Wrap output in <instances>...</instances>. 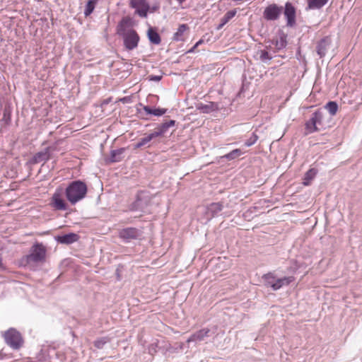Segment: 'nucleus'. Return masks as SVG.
<instances>
[{
  "label": "nucleus",
  "mask_w": 362,
  "mask_h": 362,
  "mask_svg": "<svg viewBox=\"0 0 362 362\" xmlns=\"http://www.w3.org/2000/svg\"><path fill=\"white\" fill-rule=\"evenodd\" d=\"M316 175V170L315 169L309 170L305 175L303 184L305 185H308L310 183V181L315 177Z\"/></svg>",
  "instance_id": "28"
},
{
  "label": "nucleus",
  "mask_w": 362,
  "mask_h": 362,
  "mask_svg": "<svg viewBox=\"0 0 362 362\" xmlns=\"http://www.w3.org/2000/svg\"><path fill=\"white\" fill-rule=\"evenodd\" d=\"M258 139V136L253 133L252 136L245 142V146H251L253 145Z\"/></svg>",
  "instance_id": "34"
},
{
  "label": "nucleus",
  "mask_w": 362,
  "mask_h": 362,
  "mask_svg": "<svg viewBox=\"0 0 362 362\" xmlns=\"http://www.w3.org/2000/svg\"><path fill=\"white\" fill-rule=\"evenodd\" d=\"M223 209L222 204L220 203H211L207 207L208 213H211V216L221 211Z\"/></svg>",
  "instance_id": "24"
},
{
  "label": "nucleus",
  "mask_w": 362,
  "mask_h": 362,
  "mask_svg": "<svg viewBox=\"0 0 362 362\" xmlns=\"http://www.w3.org/2000/svg\"><path fill=\"white\" fill-rule=\"evenodd\" d=\"M141 232L136 228H126L119 232V236L126 242L136 240L141 237Z\"/></svg>",
  "instance_id": "6"
},
{
  "label": "nucleus",
  "mask_w": 362,
  "mask_h": 362,
  "mask_svg": "<svg viewBox=\"0 0 362 362\" xmlns=\"http://www.w3.org/2000/svg\"><path fill=\"white\" fill-rule=\"evenodd\" d=\"M49 156L48 150L46 149L44 151H41V152L36 153L34 156L33 159H34L35 163H40L42 161L47 160L49 159Z\"/></svg>",
  "instance_id": "22"
},
{
  "label": "nucleus",
  "mask_w": 362,
  "mask_h": 362,
  "mask_svg": "<svg viewBox=\"0 0 362 362\" xmlns=\"http://www.w3.org/2000/svg\"><path fill=\"white\" fill-rule=\"evenodd\" d=\"M328 0H308V8L310 9H317L323 6Z\"/></svg>",
  "instance_id": "23"
},
{
  "label": "nucleus",
  "mask_w": 362,
  "mask_h": 362,
  "mask_svg": "<svg viewBox=\"0 0 362 362\" xmlns=\"http://www.w3.org/2000/svg\"><path fill=\"white\" fill-rule=\"evenodd\" d=\"M243 153V152L240 149L237 148L226 154L223 156V158H225L228 160H231L240 156Z\"/></svg>",
  "instance_id": "27"
},
{
  "label": "nucleus",
  "mask_w": 362,
  "mask_h": 362,
  "mask_svg": "<svg viewBox=\"0 0 362 362\" xmlns=\"http://www.w3.org/2000/svg\"><path fill=\"white\" fill-rule=\"evenodd\" d=\"M158 137V134L152 133L149 134L148 136L141 138L136 144H135V148H141L145 145H146L148 142H150L153 139Z\"/></svg>",
  "instance_id": "18"
},
{
  "label": "nucleus",
  "mask_w": 362,
  "mask_h": 362,
  "mask_svg": "<svg viewBox=\"0 0 362 362\" xmlns=\"http://www.w3.org/2000/svg\"><path fill=\"white\" fill-rule=\"evenodd\" d=\"M197 47H194V45L188 51V52H193L194 51V49L197 48Z\"/></svg>",
  "instance_id": "40"
},
{
  "label": "nucleus",
  "mask_w": 362,
  "mask_h": 362,
  "mask_svg": "<svg viewBox=\"0 0 362 362\" xmlns=\"http://www.w3.org/2000/svg\"><path fill=\"white\" fill-rule=\"evenodd\" d=\"M125 149L122 148L117 150L112 151L110 154V160L111 162H119L122 158V154L124 153Z\"/></svg>",
  "instance_id": "20"
},
{
  "label": "nucleus",
  "mask_w": 362,
  "mask_h": 362,
  "mask_svg": "<svg viewBox=\"0 0 362 362\" xmlns=\"http://www.w3.org/2000/svg\"><path fill=\"white\" fill-rule=\"evenodd\" d=\"M188 29L185 24H182L179 26L177 31L174 34L173 39L179 41L182 40L183 33Z\"/></svg>",
  "instance_id": "25"
},
{
  "label": "nucleus",
  "mask_w": 362,
  "mask_h": 362,
  "mask_svg": "<svg viewBox=\"0 0 362 362\" xmlns=\"http://www.w3.org/2000/svg\"><path fill=\"white\" fill-rule=\"evenodd\" d=\"M97 0H88L86 6L84 14L86 16H89L94 10Z\"/></svg>",
  "instance_id": "30"
},
{
  "label": "nucleus",
  "mask_w": 362,
  "mask_h": 362,
  "mask_svg": "<svg viewBox=\"0 0 362 362\" xmlns=\"http://www.w3.org/2000/svg\"><path fill=\"white\" fill-rule=\"evenodd\" d=\"M283 8L276 4H271L264 11V17L269 21L276 20L282 13Z\"/></svg>",
  "instance_id": "7"
},
{
  "label": "nucleus",
  "mask_w": 362,
  "mask_h": 362,
  "mask_svg": "<svg viewBox=\"0 0 362 362\" xmlns=\"http://www.w3.org/2000/svg\"><path fill=\"white\" fill-rule=\"evenodd\" d=\"M147 204V199H146L143 192L137 195L136 200L132 206V210H143Z\"/></svg>",
  "instance_id": "14"
},
{
  "label": "nucleus",
  "mask_w": 362,
  "mask_h": 362,
  "mask_svg": "<svg viewBox=\"0 0 362 362\" xmlns=\"http://www.w3.org/2000/svg\"><path fill=\"white\" fill-rule=\"evenodd\" d=\"M52 201L54 208L59 210H65L66 209V204L64 200L62 199V192L57 191L52 197Z\"/></svg>",
  "instance_id": "11"
},
{
  "label": "nucleus",
  "mask_w": 362,
  "mask_h": 362,
  "mask_svg": "<svg viewBox=\"0 0 362 362\" xmlns=\"http://www.w3.org/2000/svg\"><path fill=\"white\" fill-rule=\"evenodd\" d=\"M197 110L202 113H210L218 110V104L214 102H208L207 103H199L196 105Z\"/></svg>",
  "instance_id": "10"
},
{
  "label": "nucleus",
  "mask_w": 362,
  "mask_h": 362,
  "mask_svg": "<svg viewBox=\"0 0 362 362\" xmlns=\"http://www.w3.org/2000/svg\"><path fill=\"white\" fill-rule=\"evenodd\" d=\"M197 47H194V45L188 51V52H193L194 51V49L197 48Z\"/></svg>",
  "instance_id": "41"
},
{
  "label": "nucleus",
  "mask_w": 362,
  "mask_h": 362,
  "mask_svg": "<svg viewBox=\"0 0 362 362\" xmlns=\"http://www.w3.org/2000/svg\"><path fill=\"white\" fill-rule=\"evenodd\" d=\"M203 40H199L195 45H194V47H198L199 45L202 44L203 43Z\"/></svg>",
  "instance_id": "39"
},
{
  "label": "nucleus",
  "mask_w": 362,
  "mask_h": 362,
  "mask_svg": "<svg viewBox=\"0 0 362 362\" xmlns=\"http://www.w3.org/2000/svg\"><path fill=\"white\" fill-rule=\"evenodd\" d=\"M284 13L287 18V24L291 26L295 23L296 11L291 3L286 4Z\"/></svg>",
  "instance_id": "9"
},
{
  "label": "nucleus",
  "mask_w": 362,
  "mask_h": 362,
  "mask_svg": "<svg viewBox=\"0 0 362 362\" xmlns=\"http://www.w3.org/2000/svg\"><path fill=\"white\" fill-rule=\"evenodd\" d=\"M46 249L41 243L34 245L30 253L27 256L28 262H40L45 259Z\"/></svg>",
  "instance_id": "3"
},
{
  "label": "nucleus",
  "mask_w": 362,
  "mask_h": 362,
  "mask_svg": "<svg viewBox=\"0 0 362 362\" xmlns=\"http://www.w3.org/2000/svg\"><path fill=\"white\" fill-rule=\"evenodd\" d=\"M6 343L13 349H19L23 344V337L19 332L10 328L3 334Z\"/></svg>",
  "instance_id": "2"
},
{
  "label": "nucleus",
  "mask_w": 362,
  "mask_h": 362,
  "mask_svg": "<svg viewBox=\"0 0 362 362\" xmlns=\"http://www.w3.org/2000/svg\"><path fill=\"white\" fill-rule=\"evenodd\" d=\"M324 108L329 114L328 117L332 118V117L334 116L337 112L338 105L334 101H330L325 105Z\"/></svg>",
  "instance_id": "17"
},
{
  "label": "nucleus",
  "mask_w": 362,
  "mask_h": 362,
  "mask_svg": "<svg viewBox=\"0 0 362 362\" xmlns=\"http://www.w3.org/2000/svg\"><path fill=\"white\" fill-rule=\"evenodd\" d=\"M168 129V125L165 123L162 124L158 127L156 128L153 131L154 134H158V136L164 134Z\"/></svg>",
  "instance_id": "32"
},
{
  "label": "nucleus",
  "mask_w": 362,
  "mask_h": 362,
  "mask_svg": "<svg viewBox=\"0 0 362 362\" xmlns=\"http://www.w3.org/2000/svg\"><path fill=\"white\" fill-rule=\"evenodd\" d=\"M131 5L136 9V12L141 17H146L147 16L149 6L146 0H132Z\"/></svg>",
  "instance_id": "8"
},
{
  "label": "nucleus",
  "mask_w": 362,
  "mask_h": 362,
  "mask_svg": "<svg viewBox=\"0 0 362 362\" xmlns=\"http://www.w3.org/2000/svg\"><path fill=\"white\" fill-rule=\"evenodd\" d=\"M161 76H155V75H151L149 76V80L153 81H159L161 79Z\"/></svg>",
  "instance_id": "36"
},
{
  "label": "nucleus",
  "mask_w": 362,
  "mask_h": 362,
  "mask_svg": "<svg viewBox=\"0 0 362 362\" xmlns=\"http://www.w3.org/2000/svg\"><path fill=\"white\" fill-rule=\"evenodd\" d=\"M148 37L151 42L154 45H158L160 42V37L158 33L154 30L153 28H149L148 30Z\"/></svg>",
  "instance_id": "19"
},
{
  "label": "nucleus",
  "mask_w": 362,
  "mask_h": 362,
  "mask_svg": "<svg viewBox=\"0 0 362 362\" xmlns=\"http://www.w3.org/2000/svg\"><path fill=\"white\" fill-rule=\"evenodd\" d=\"M109 341L107 337H103L95 341V346L98 349H102L103 346Z\"/></svg>",
  "instance_id": "33"
},
{
  "label": "nucleus",
  "mask_w": 362,
  "mask_h": 362,
  "mask_svg": "<svg viewBox=\"0 0 362 362\" xmlns=\"http://www.w3.org/2000/svg\"><path fill=\"white\" fill-rule=\"evenodd\" d=\"M315 117H313L312 115L310 119L305 123V134H312L320 130L315 122Z\"/></svg>",
  "instance_id": "15"
},
{
  "label": "nucleus",
  "mask_w": 362,
  "mask_h": 362,
  "mask_svg": "<svg viewBox=\"0 0 362 362\" xmlns=\"http://www.w3.org/2000/svg\"><path fill=\"white\" fill-rule=\"evenodd\" d=\"M65 193L69 202L75 204L86 197L87 186L80 180L73 181L66 187Z\"/></svg>",
  "instance_id": "1"
},
{
  "label": "nucleus",
  "mask_w": 362,
  "mask_h": 362,
  "mask_svg": "<svg viewBox=\"0 0 362 362\" xmlns=\"http://www.w3.org/2000/svg\"><path fill=\"white\" fill-rule=\"evenodd\" d=\"M210 330L209 329H202L193 334L187 340L189 342H196L203 341L209 336Z\"/></svg>",
  "instance_id": "12"
},
{
  "label": "nucleus",
  "mask_w": 362,
  "mask_h": 362,
  "mask_svg": "<svg viewBox=\"0 0 362 362\" xmlns=\"http://www.w3.org/2000/svg\"><path fill=\"white\" fill-rule=\"evenodd\" d=\"M144 111L149 115H153L155 116H161L164 115L167 110L163 108H154L152 109L148 106H145L144 108Z\"/></svg>",
  "instance_id": "21"
},
{
  "label": "nucleus",
  "mask_w": 362,
  "mask_h": 362,
  "mask_svg": "<svg viewBox=\"0 0 362 362\" xmlns=\"http://www.w3.org/2000/svg\"><path fill=\"white\" fill-rule=\"evenodd\" d=\"M327 43L326 40H323L319 42L317 46V52L320 57L325 56L327 49Z\"/></svg>",
  "instance_id": "29"
},
{
  "label": "nucleus",
  "mask_w": 362,
  "mask_h": 362,
  "mask_svg": "<svg viewBox=\"0 0 362 362\" xmlns=\"http://www.w3.org/2000/svg\"><path fill=\"white\" fill-rule=\"evenodd\" d=\"M2 120H5L6 122H7L8 120H9V117L6 116V112L4 113V116H3Z\"/></svg>",
  "instance_id": "38"
},
{
  "label": "nucleus",
  "mask_w": 362,
  "mask_h": 362,
  "mask_svg": "<svg viewBox=\"0 0 362 362\" xmlns=\"http://www.w3.org/2000/svg\"><path fill=\"white\" fill-rule=\"evenodd\" d=\"M78 235L76 233H69L63 235H59L55 238L56 240L62 244H71L78 240Z\"/></svg>",
  "instance_id": "13"
},
{
  "label": "nucleus",
  "mask_w": 362,
  "mask_h": 362,
  "mask_svg": "<svg viewBox=\"0 0 362 362\" xmlns=\"http://www.w3.org/2000/svg\"><path fill=\"white\" fill-rule=\"evenodd\" d=\"M293 281V278L292 276H284L283 278H279L276 280L275 284L274 286V291H276L280 289L284 286H287L291 284Z\"/></svg>",
  "instance_id": "16"
},
{
  "label": "nucleus",
  "mask_w": 362,
  "mask_h": 362,
  "mask_svg": "<svg viewBox=\"0 0 362 362\" xmlns=\"http://www.w3.org/2000/svg\"><path fill=\"white\" fill-rule=\"evenodd\" d=\"M236 11L235 10H231L228 11L224 16L221 18V23L219 28H221L226 23H227L232 18L235 16Z\"/></svg>",
  "instance_id": "31"
},
{
  "label": "nucleus",
  "mask_w": 362,
  "mask_h": 362,
  "mask_svg": "<svg viewBox=\"0 0 362 362\" xmlns=\"http://www.w3.org/2000/svg\"><path fill=\"white\" fill-rule=\"evenodd\" d=\"M124 44L127 49L132 50L138 46L139 37L134 30H129L123 33Z\"/></svg>",
  "instance_id": "4"
},
{
  "label": "nucleus",
  "mask_w": 362,
  "mask_h": 362,
  "mask_svg": "<svg viewBox=\"0 0 362 362\" xmlns=\"http://www.w3.org/2000/svg\"><path fill=\"white\" fill-rule=\"evenodd\" d=\"M259 58L262 61L266 62L272 59V56L266 51L261 50L259 52Z\"/></svg>",
  "instance_id": "35"
},
{
  "label": "nucleus",
  "mask_w": 362,
  "mask_h": 362,
  "mask_svg": "<svg viewBox=\"0 0 362 362\" xmlns=\"http://www.w3.org/2000/svg\"><path fill=\"white\" fill-rule=\"evenodd\" d=\"M263 278L265 281V285L267 286L271 287L274 290L273 284H275V283H276V276L272 274H265L263 276Z\"/></svg>",
  "instance_id": "26"
},
{
  "label": "nucleus",
  "mask_w": 362,
  "mask_h": 362,
  "mask_svg": "<svg viewBox=\"0 0 362 362\" xmlns=\"http://www.w3.org/2000/svg\"><path fill=\"white\" fill-rule=\"evenodd\" d=\"M313 117H315V122L320 129L330 127L333 124L332 118L328 117L327 112L319 110L313 114Z\"/></svg>",
  "instance_id": "5"
},
{
  "label": "nucleus",
  "mask_w": 362,
  "mask_h": 362,
  "mask_svg": "<svg viewBox=\"0 0 362 362\" xmlns=\"http://www.w3.org/2000/svg\"><path fill=\"white\" fill-rule=\"evenodd\" d=\"M180 4H182L185 0H177Z\"/></svg>",
  "instance_id": "42"
},
{
  "label": "nucleus",
  "mask_w": 362,
  "mask_h": 362,
  "mask_svg": "<svg viewBox=\"0 0 362 362\" xmlns=\"http://www.w3.org/2000/svg\"><path fill=\"white\" fill-rule=\"evenodd\" d=\"M166 125H168V128L173 127L175 125V120H170L167 122H165Z\"/></svg>",
  "instance_id": "37"
}]
</instances>
